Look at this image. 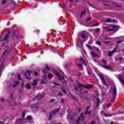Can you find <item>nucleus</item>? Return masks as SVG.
Returning <instances> with one entry per match:
<instances>
[{"label": "nucleus", "instance_id": "nucleus-40", "mask_svg": "<svg viewBox=\"0 0 124 124\" xmlns=\"http://www.w3.org/2000/svg\"><path fill=\"white\" fill-rule=\"evenodd\" d=\"M123 60V58H120L117 60L118 62H122V60Z\"/></svg>", "mask_w": 124, "mask_h": 124}, {"label": "nucleus", "instance_id": "nucleus-42", "mask_svg": "<svg viewBox=\"0 0 124 124\" xmlns=\"http://www.w3.org/2000/svg\"><path fill=\"white\" fill-rule=\"evenodd\" d=\"M10 98H11V99H12V98H13V93H11L10 94Z\"/></svg>", "mask_w": 124, "mask_h": 124}, {"label": "nucleus", "instance_id": "nucleus-53", "mask_svg": "<svg viewBox=\"0 0 124 124\" xmlns=\"http://www.w3.org/2000/svg\"><path fill=\"white\" fill-rule=\"evenodd\" d=\"M83 115L84 114H83V113H81L80 114V117L79 118H80V119H81V118H82L83 117Z\"/></svg>", "mask_w": 124, "mask_h": 124}, {"label": "nucleus", "instance_id": "nucleus-35", "mask_svg": "<svg viewBox=\"0 0 124 124\" xmlns=\"http://www.w3.org/2000/svg\"><path fill=\"white\" fill-rule=\"evenodd\" d=\"M80 121H81V119H80V118H78L76 122L77 124H79V123H80Z\"/></svg>", "mask_w": 124, "mask_h": 124}, {"label": "nucleus", "instance_id": "nucleus-15", "mask_svg": "<svg viewBox=\"0 0 124 124\" xmlns=\"http://www.w3.org/2000/svg\"><path fill=\"white\" fill-rule=\"evenodd\" d=\"M96 99L97 100L96 107V108H98L99 107V103L100 102V99L98 97H96Z\"/></svg>", "mask_w": 124, "mask_h": 124}, {"label": "nucleus", "instance_id": "nucleus-28", "mask_svg": "<svg viewBox=\"0 0 124 124\" xmlns=\"http://www.w3.org/2000/svg\"><path fill=\"white\" fill-rule=\"evenodd\" d=\"M92 56L93 57H95L97 56V54H96V53H94V52H92Z\"/></svg>", "mask_w": 124, "mask_h": 124}, {"label": "nucleus", "instance_id": "nucleus-30", "mask_svg": "<svg viewBox=\"0 0 124 124\" xmlns=\"http://www.w3.org/2000/svg\"><path fill=\"white\" fill-rule=\"evenodd\" d=\"M46 69L48 71H50V68L49 67V66H48V65H46Z\"/></svg>", "mask_w": 124, "mask_h": 124}, {"label": "nucleus", "instance_id": "nucleus-34", "mask_svg": "<svg viewBox=\"0 0 124 124\" xmlns=\"http://www.w3.org/2000/svg\"><path fill=\"white\" fill-rule=\"evenodd\" d=\"M52 113H50V114H49V116L48 117V120H49V121H51V120H52Z\"/></svg>", "mask_w": 124, "mask_h": 124}, {"label": "nucleus", "instance_id": "nucleus-6", "mask_svg": "<svg viewBox=\"0 0 124 124\" xmlns=\"http://www.w3.org/2000/svg\"><path fill=\"white\" fill-rule=\"evenodd\" d=\"M1 4H6V6H4L2 7V9H6V8H8V4H7V2H6V0H3L1 2Z\"/></svg>", "mask_w": 124, "mask_h": 124}, {"label": "nucleus", "instance_id": "nucleus-61", "mask_svg": "<svg viewBox=\"0 0 124 124\" xmlns=\"http://www.w3.org/2000/svg\"><path fill=\"white\" fill-rule=\"evenodd\" d=\"M7 52V50H5L3 53V55H5L6 54V52Z\"/></svg>", "mask_w": 124, "mask_h": 124}, {"label": "nucleus", "instance_id": "nucleus-60", "mask_svg": "<svg viewBox=\"0 0 124 124\" xmlns=\"http://www.w3.org/2000/svg\"><path fill=\"white\" fill-rule=\"evenodd\" d=\"M0 101H1L2 102H3V101H4V99H3V98H1V99H0Z\"/></svg>", "mask_w": 124, "mask_h": 124}, {"label": "nucleus", "instance_id": "nucleus-27", "mask_svg": "<svg viewBox=\"0 0 124 124\" xmlns=\"http://www.w3.org/2000/svg\"><path fill=\"white\" fill-rule=\"evenodd\" d=\"M48 79H51V78H53V75L49 73L48 74Z\"/></svg>", "mask_w": 124, "mask_h": 124}, {"label": "nucleus", "instance_id": "nucleus-32", "mask_svg": "<svg viewBox=\"0 0 124 124\" xmlns=\"http://www.w3.org/2000/svg\"><path fill=\"white\" fill-rule=\"evenodd\" d=\"M113 4H114V7H120V5H118L117 3H113Z\"/></svg>", "mask_w": 124, "mask_h": 124}, {"label": "nucleus", "instance_id": "nucleus-47", "mask_svg": "<svg viewBox=\"0 0 124 124\" xmlns=\"http://www.w3.org/2000/svg\"><path fill=\"white\" fill-rule=\"evenodd\" d=\"M18 92H19V93H22V92H23V89H19L18 90Z\"/></svg>", "mask_w": 124, "mask_h": 124}, {"label": "nucleus", "instance_id": "nucleus-22", "mask_svg": "<svg viewBox=\"0 0 124 124\" xmlns=\"http://www.w3.org/2000/svg\"><path fill=\"white\" fill-rule=\"evenodd\" d=\"M79 61L80 62V63L82 64H85V61H84V60H83V58L82 57H80L79 58Z\"/></svg>", "mask_w": 124, "mask_h": 124}, {"label": "nucleus", "instance_id": "nucleus-39", "mask_svg": "<svg viewBox=\"0 0 124 124\" xmlns=\"http://www.w3.org/2000/svg\"><path fill=\"white\" fill-rule=\"evenodd\" d=\"M106 22H107V23H110V22H111V19L108 18L107 20H106Z\"/></svg>", "mask_w": 124, "mask_h": 124}, {"label": "nucleus", "instance_id": "nucleus-45", "mask_svg": "<svg viewBox=\"0 0 124 124\" xmlns=\"http://www.w3.org/2000/svg\"><path fill=\"white\" fill-rule=\"evenodd\" d=\"M90 20H92V18L91 17H89L87 19V20H86V22H89V21H90Z\"/></svg>", "mask_w": 124, "mask_h": 124}, {"label": "nucleus", "instance_id": "nucleus-62", "mask_svg": "<svg viewBox=\"0 0 124 124\" xmlns=\"http://www.w3.org/2000/svg\"><path fill=\"white\" fill-rule=\"evenodd\" d=\"M80 75H81V73H78V77H79Z\"/></svg>", "mask_w": 124, "mask_h": 124}, {"label": "nucleus", "instance_id": "nucleus-36", "mask_svg": "<svg viewBox=\"0 0 124 124\" xmlns=\"http://www.w3.org/2000/svg\"><path fill=\"white\" fill-rule=\"evenodd\" d=\"M81 38L83 39L86 38V35L84 33L81 34Z\"/></svg>", "mask_w": 124, "mask_h": 124}, {"label": "nucleus", "instance_id": "nucleus-58", "mask_svg": "<svg viewBox=\"0 0 124 124\" xmlns=\"http://www.w3.org/2000/svg\"><path fill=\"white\" fill-rule=\"evenodd\" d=\"M58 95H59L60 96L62 95V93H58Z\"/></svg>", "mask_w": 124, "mask_h": 124}, {"label": "nucleus", "instance_id": "nucleus-48", "mask_svg": "<svg viewBox=\"0 0 124 124\" xmlns=\"http://www.w3.org/2000/svg\"><path fill=\"white\" fill-rule=\"evenodd\" d=\"M103 43H104V44H109V43H110V42L109 41L104 42H103Z\"/></svg>", "mask_w": 124, "mask_h": 124}, {"label": "nucleus", "instance_id": "nucleus-55", "mask_svg": "<svg viewBox=\"0 0 124 124\" xmlns=\"http://www.w3.org/2000/svg\"><path fill=\"white\" fill-rule=\"evenodd\" d=\"M120 43H122V40H119L117 41V44H120Z\"/></svg>", "mask_w": 124, "mask_h": 124}, {"label": "nucleus", "instance_id": "nucleus-37", "mask_svg": "<svg viewBox=\"0 0 124 124\" xmlns=\"http://www.w3.org/2000/svg\"><path fill=\"white\" fill-rule=\"evenodd\" d=\"M27 120H32V117H31V116H29L27 118Z\"/></svg>", "mask_w": 124, "mask_h": 124}, {"label": "nucleus", "instance_id": "nucleus-51", "mask_svg": "<svg viewBox=\"0 0 124 124\" xmlns=\"http://www.w3.org/2000/svg\"><path fill=\"white\" fill-rule=\"evenodd\" d=\"M96 26H99V24H97V23L94 24L93 25V27H96Z\"/></svg>", "mask_w": 124, "mask_h": 124}, {"label": "nucleus", "instance_id": "nucleus-59", "mask_svg": "<svg viewBox=\"0 0 124 124\" xmlns=\"http://www.w3.org/2000/svg\"><path fill=\"white\" fill-rule=\"evenodd\" d=\"M80 119H81L82 121H84V120H85V117H81Z\"/></svg>", "mask_w": 124, "mask_h": 124}, {"label": "nucleus", "instance_id": "nucleus-41", "mask_svg": "<svg viewBox=\"0 0 124 124\" xmlns=\"http://www.w3.org/2000/svg\"><path fill=\"white\" fill-rule=\"evenodd\" d=\"M25 115H26V112H25V111H23V112H22V118H25Z\"/></svg>", "mask_w": 124, "mask_h": 124}, {"label": "nucleus", "instance_id": "nucleus-17", "mask_svg": "<svg viewBox=\"0 0 124 124\" xmlns=\"http://www.w3.org/2000/svg\"><path fill=\"white\" fill-rule=\"evenodd\" d=\"M90 107H88L85 111V115H90L91 114V110H89Z\"/></svg>", "mask_w": 124, "mask_h": 124}, {"label": "nucleus", "instance_id": "nucleus-10", "mask_svg": "<svg viewBox=\"0 0 124 124\" xmlns=\"http://www.w3.org/2000/svg\"><path fill=\"white\" fill-rule=\"evenodd\" d=\"M77 116V114H69L68 117L70 118V120H72V121H73L74 119H75V117Z\"/></svg>", "mask_w": 124, "mask_h": 124}, {"label": "nucleus", "instance_id": "nucleus-44", "mask_svg": "<svg viewBox=\"0 0 124 124\" xmlns=\"http://www.w3.org/2000/svg\"><path fill=\"white\" fill-rule=\"evenodd\" d=\"M43 73H44L45 75H46V73H47V71H46V70L44 69L43 70Z\"/></svg>", "mask_w": 124, "mask_h": 124}, {"label": "nucleus", "instance_id": "nucleus-57", "mask_svg": "<svg viewBox=\"0 0 124 124\" xmlns=\"http://www.w3.org/2000/svg\"><path fill=\"white\" fill-rule=\"evenodd\" d=\"M61 103H64V99H62L61 100Z\"/></svg>", "mask_w": 124, "mask_h": 124}, {"label": "nucleus", "instance_id": "nucleus-43", "mask_svg": "<svg viewBox=\"0 0 124 124\" xmlns=\"http://www.w3.org/2000/svg\"><path fill=\"white\" fill-rule=\"evenodd\" d=\"M34 74L35 76H37V75H38V72H37V71H35L34 72Z\"/></svg>", "mask_w": 124, "mask_h": 124}, {"label": "nucleus", "instance_id": "nucleus-25", "mask_svg": "<svg viewBox=\"0 0 124 124\" xmlns=\"http://www.w3.org/2000/svg\"><path fill=\"white\" fill-rule=\"evenodd\" d=\"M109 107H112V104H108L107 107H105V109H107V108H109Z\"/></svg>", "mask_w": 124, "mask_h": 124}, {"label": "nucleus", "instance_id": "nucleus-56", "mask_svg": "<svg viewBox=\"0 0 124 124\" xmlns=\"http://www.w3.org/2000/svg\"><path fill=\"white\" fill-rule=\"evenodd\" d=\"M95 49H96V51H97L98 52H100V50H99V49H98L97 47H95Z\"/></svg>", "mask_w": 124, "mask_h": 124}, {"label": "nucleus", "instance_id": "nucleus-1", "mask_svg": "<svg viewBox=\"0 0 124 124\" xmlns=\"http://www.w3.org/2000/svg\"><path fill=\"white\" fill-rule=\"evenodd\" d=\"M43 97H44V94L39 95V94H38L33 99V101L37 100L38 102L39 100H40V99H42V98H43ZM38 102L36 104H34L33 106H31V109H38V108H39V103Z\"/></svg>", "mask_w": 124, "mask_h": 124}, {"label": "nucleus", "instance_id": "nucleus-9", "mask_svg": "<svg viewBox=\"0 0 124 124\" xmlns=\"http://www.w3.org/2000/svg\"><path fill=\"white\" fill-rule=\"evenodd\" d=\"M25 76L26 77V78L29 80L30 79V77H31V71L28 70L26 71V73L25 74Z\"/></svg>", "mask_w": 124, "mask_h": 124}, {"label": "nucleus", "instance_id": "nucleus-29", "mask_svg": "<svg viewBox=\"0 0 124 124\" xmlns=\"http://www.w3.org/2000/svg\"><path fill=\"white\" fill-rule=\"evenodd\" d=\"M96 44H97V45H99V46H102V44L101 43V42H100V41H98L96 43Z\"/></svg>", "mask_w": 124, "mask_h": 124}, {"label": "nucleus", "instance_id": "nucleus-19", "mask_svg": "<svg viewBox=\"0 0 124 124\" xmlns=\"http://www.w3.org/2000/svg\"><path fill=\"white\" fill-rule=\"evenodd\" d=\"M11 37L13 38H16L17 39H19V36H18V35L15 34V32H14L12 34Z\"/></svg>", "mask_w": 124, "mask_h": 124}, {"label": "nucleus", "instance_id": "nucleus-16", "mask_svg": "<svg viewBox=\"0 0 124 124\" xmlns=\"http://www.w3.org/2000/svg\"><path fill=\"white\" fill-rule=\"evenodd\" d=\"M69 95H70V96L71 97L72 99L75 100L76 101H77V99L74 95H73L72 93H69Z\"/></svg>", "mask_w": 124, "mask_h": 124}, {"label": "nucleus", "instance_id": "nucleus-49", "mask_svg": "<svg viewBox=\"0 0 124 124\" xmlns=\"http://www.w3.org/2000/svg\"><path fill=\"white\" fill-rule=\"evenodd\" d=\"M24 82H21V88H22V89H23V87H24Z\"/></svg>", "mask_w": 124, "mask_h": 124}, {"label": "nucleus", "instance_id": "nucleus-33", "mask_svg": "<svg viewBox=\"0 0 124 124\" xmlns=\"http://www.w3.org/2000/svg\"><path fill=\"white\" fill-rule=\"evenodd\" d=\"M17 79H18V80H22V77L21 76V75H18Z\"/></svg>", "mask_w": 124, "mask_h": 124}, {"label": "nucleus", "instance_id": "nucleus-23", "mask_svg": "<svg viewBox=\"0 0 124 124\" xmlns=\"http://www.w3.org/2000/svg\"><path fill=\"white\" fill-rule=\"evenodd\" d=\"M84 14H86V11H84L81 12L80 15L79 16V18H82L83 17V15Z\"/></svg>", "mask_w": 124, "mask_h": 124}, {"label": "nucleus", "instance_id": "nucleus-46", "mask_svg": "<svg viewBox=\"0 0 124 124\" xmlns=\"http://www.w3.org/2000/svg\"><path fill=\"white\" fill-rule=\"evenodd\" d=\"M55 101V99H51L50 101V103H52V102H54Z\"/></svg>", "mask_w": 124, "mask_h": 124}, {"label": "nucleus", "instance_id": "nucleus-20", "mask_svg": "<svg viewBox=\"0 0 124 124\" xmlns=\"http://www.w3.org/2000/svg\"><path fill=\"white\" fill-rule=\"evenodd\" d=\"M101 62H102V64H101H101H102V65H106V64H107V61H105V60L104 59L101 60Z\"/></svg>", "mask_w": 124, "mask_h": 124}, {"label": "nucleus", "instance_id": "nucleus-11", "mask_svg": "<svg viewBox=\"0 0 124 124\" xmlns=\"http://www.w3.org/2000/svg\"><path fill=\"white\" fill-rule=\"evenodd\" d=\"M93 84H88L86 85H84L83 86V88H84V89H86L87 90H90V89H91V88H92V87H93Z\"/></svg>", "mask_w": 124, "mask_h": 124}, {"label": "nucleus", "instance_id": "nucleus-50", "mask_svg": "<svg viewBox=\"0 0 124 124\" xmlns=\"http://www.w3.org/2000/svg\"><path fill=\"white\" fill-rule=\"evenodd\" d=\"M119 27V26H112V28H113V29H116L117 28H118Z\"/></svg>", "mask_w": 124, "mask_h": 124}, {"label": "nucleus", "instance_id": "nucleus-5", "mask_svg": "<svg viewBox=\"0 0 124 124\" xmlns=\"http://www.w3.org/2000/svg\"><path fill=\"white\" fill-rule=\"evenodd\" d=\"M98 76H99V78L101 79V81H102L103 83L105 86H108V84H107V83H106V82H105V78H104V77H103L99 74H98Z\"/></svg>", "mask_w": 124, "mask_h": 124}, {"label": "nucleus", "instance_id": "nucleus-38", "mask_svg": "<svg viewBox=\"0 0 124 124\" xmlns=\"http://www.w3.org/2000/svg\"><path fill=\"white\" fill-rule=\"evenodd\" d=\"M11 4L13 5L14 6H15L16 5V2L14 1H13L12 2H11Z\"/></svg>", "mask_w": 124, "mask_h": 124}, {"label": "nucleus", "instance_id": "nucleus-2", "mask_svg": "<svg viewBox=\"0 0 124 124\" xmlns=\"http://www.w3.org/2000/svg\"><path fill=\"white\" fill-rule=\"evenodd\" d=\"M110 92H112V97L110 99V102H113V100L116 98V95L117 94V87H116L115 85L112 86Z\"/></svg>", "mask_w": 124, "mask_h": 124}, {"label": "nucleus", "instance_id": "nucleus-13", "mask_svg": "<svg viewBox=\"0 0 124 124\" xmlns=\"http://www.w3.org/2000/svg\"><path fill=\"white\" fill-rule=\"evenodd\" d=\"M19 84H20V81H15L14 84H13L12 86H13V88H15V87H17V86H19Z\"/></svg>", "mask_w": 124, "mask_h": 124}, {"label": "nucleus", "instance_id": "nucleus-64", "mask_svg": "<svg viewBox=\"0 0 124 124\" xmlns=\"http://www.w3.org/2000/svg\"><path fill=\"white\" fill-rule=\"evenodd\" d=\"M0 124H4V123L1 121L0 122Z\"/></svg>", "mask_w": 124, "mask_h": 124}, {"label": "nucleus", "instance_id": "nucleus-21", "mask_svg": "<svg viewBox=\"0 0 124 124\" xmlns=\"http://www.w3.org/2000/svg\"><path fill=\"white\" fill-rule=\"evenodd\" d=\"M25 88L27 89V90H30V89H31V84H30V83H27L25 85Z\"/></svg>", "mask_w": 124, "mask_h": 124}, {"label": "nucleus", "instance_id": "nucleus-7", "mask_svg": "<svg viewBox=\"0 0 124 124\" xmlns=\"http://www.w3.org/2000/svg\"><path fill=\"white\" fill-rule=\"evenodd\" d=\"M9 34H10V31H9L7 32L5 36L2 40V41H7V40H8V38H9Z\"/></svg>", "mask_w": 124, "mask_h": 124}, {"label": "nucleus", "instance_id": "nucleus-54", "mask_svg": "<svg viewBox=\"0 0 124 124\" xmlns=\"http://www.w3.org/2000/svg\"><path fill=\"white\" fill-rule=\"evenodd\" d=\"M100 31V29H99V28H97L96 29V32H97L98 31Z\"/></svg>", "mask_w": 124, "mask_h": 124}, {"label": "nucleus", "instance_id": "nucleus-26", "mask_svg": "<svg viewBox=\"0 0 124 124\" xmlns=\"http://www.w3.org/2000/svg\"><path fill=\"white\" fill-rule=\"evenodd\" d=\"M103 116H104V117H111L112 115L108 114H106V113H104Z\"/></svg>", "mask_w": 124, "mask_h": 124}, {"label": "nucleus", "instance_id": "nucleus-8", "mask_svg": "<svg viewBox=\"0 0 124 124\" xmlns=\"http://www.w3.org/2000/svg\"><path fill=\"white\" fill-rule=\"evenodd\" d=\"M116 51H117V48H115L113 50L110 51L108 52V56L109 58H111V57H112V55L113 54H114L115 53V52H116Z\"/></svg>", "mask_w": 124, "mask_h": 124}, {"label": "nucleus", "instance_id": "nucleus-4", "mask_svg": "<svg viewBox=\"0 0 124 124\" xmlns=\"http://www.w3.org/2000/svg\"><path fill=\"white\" fill-rule=\"evenodd\" d=\"M83 85L81 84V83H78V85H75V90L77 92L81 91L82 90L81 87H83Z\"/></svg>", "mask_w": 124, "mask_h": 124}, {"label": "nucleus", "instance_id": "nucleus-52", "mask_svg": "<svg viewBox=\"0 0 124 124\" xmlns=\"http://www.w3.org/2000/svg\"><path fill=\"white\" fill-rule=\"evenodd\" d=\"M78 66L79 67H82L83 65H82V63H79V64H78Z\"/></svg>", "mask_w": 124, "mask_h": 124}, {"label": "nucleus", "instance_id": "nucleus-24", "mask_svg": "<svg viewBox=\"0 0 124 124\" xmlns=\"http://www.w3.org/2000/svg\"><path fill=\"white\" fill-rule=\"evenodd\" d=\"M54 85L52 87L53 88H56V86H61V84H59V83H53Z\"/></svg>", "mask_w": 124, "mask_h": 124}, {"label": "nucleus", "instance_id": "nucleus-3", "mask_svg": "<svg viewBox=\"0 0 124 124\" xmlns=\"http://www.w3.org/2000/svg\"><path fill=\"white\" fill-rule=\"evenodd\" d=\"M54 72L56 76H57V77H58L59 79H60V80H64V79H65V78H64L63 76H61L59 72L55 70Z\"/></svg>", "mask_w": 124, "mask_h": 124}, {"label": "nucleus", "instance_id": "nucleus-12", "mask_svg": "<svg viewBox=\"0 0 124 124\" xmlns=\"http://www.w3.org/2000/svg\"><path fill=\"white\" fill-rule=\"evenodd\" d=\"M102 67H103V68H105V69H111V68H112V66H107V65H101Z\"/></svg>", "mask_w": 124, "mask_h": 124}, {"label": "nucleus", "instance_id": "nucleus-14", "mask_svg": "<svg viewBox=\"0 0 124 124\" xmlns=\"http://www.w3.org/2000/svg\"><path fill=\"white\" fill-rule=\"evenodd\" d=\"M58 111H60L59 108H56V109L52 110L51 111V114L53 115H56V114H57V113H58Z\"/></svg>", "mask_w": 124, "mask_h": 124}, {"label": "nucleus", "instance_id": "nucleus-31", "mask_svg": "<svg viewBox=\"0 0 124 124\" xmlns=\"http://www.w3.org/2000/svg\"><path fill=\"white\" fill-rule=\"evenodd\" d=\"M62 92H63L64 93H66V90H64V87H62Z\"/></svg>", "mask_w": 124, "mask_h": 124}, {"label": "nucleus", "instance_id": "nucleus-63", "mask_svg": "<svg viewBox=\"0 0 124 124\" xmlns=\"http://www.w3.org/2000/svg\"><path fill=\"white\" fill-rule=\"evenodd\" d=\"M90 124H94V121H92Z\"/></svg>", "mask_w": 124, "mask_h": 124}, {"label": "nucleus", "instance_id": "nucleus-18", "mask_svg": "<svg viewBox=\"0 0 124 124\" xmlns=\"http://www.w3.org/2000/svg\"><path fill=\"white\" fill-rule=\"evenodd\" d=\"M33 86H36L37 84H38V81L36 79H33V82L31 83Z\"/></svg>", "mask_w": 124, "mask_h": 124}]
</instances>
